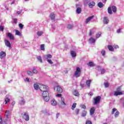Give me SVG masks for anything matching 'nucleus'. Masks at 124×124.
<instances>
[{
  "mask_svg": "<svg viewBox=\"0 0 124 124\" xmlns=\"http://www.w3.org/2000/svg\"><path fill=\"white\" fill-rule=\"evenodd\" d=\"M113 13H116L117 12V7L115 6H112L111 7H109L108 8V14L112 15Z\"/></svg>",
  "mask_w": 124,
  "mask_h": 124,
  "instance_id": "obj_1",
  "label": "nucleus"
},
{
  "mask_svg": "<svg viewBox=\"0 0 124 124\" xmlns=\"http://www.w3.org/2000/svg\"><path fill=\"white\" fill-rule=\"evenodd\" d=\"M81 73H82V71H81V69L79 67H77L76 70L75 72L74 75L76 76V78H78V77H80L81 75Z\"/></svg>",
  "mask_w": 124,
  "mask_h": 124,
  "instance_id": "obj_2",
  "label": "nucleus"
},
{
  "mask_svg": "<svg viewBox=\"0 0 124 124\" xmlns=\"http://www.w3.org/2000/svg\"><path fill=\"white\" fill-rule=\"evenodd\" d=\"M40 91H41V92L49 91V87L46 85L41 84V86H40Z\"/></svg>",
  "mask_w": 124,
  "mask_h": 124,
  "instance_id": "obj_3",
  "label": "nucleus"
},
{
  "mask_svg": "<svg viewBox=\"0 0 124 124\" xmlns=\"http://www.w3.org/2000/svg\"><path fill=\"white\" fill-rule=\"evenodd\" d=\"M115 112H116L115 113ZM114 114L115 118H117L118 116L120 115V112H119V111H117V108H113L112 109L111 114L114 115Z\"/></svg>",
  "mask_w": 124,
  "mask_h": 124,
  "instance_id": "obj_4",
  "label": "nucleus"
},
{
  "mask_svg": "<svg viewBox=\"0 0 124 124\" xmlns=\"http://www.w3.org/2000/svg\"><path fill=\"white\" fill-rule=\"evenodd\" d=\"M101 97L100 96H97L95 98H94V104H98L100 102Z\"/></svg>",
  "mask_w": 124,
  "mask_h": 124,
  "instance_id": "obj_5",
  "label": "nucleus"
},
{
  "mask_svg": "<svg viewBox=\"0 0 124 124\" xmlns=\"http://www.w3.org/2000/svg\"><path fill=\"white\" fill-rule=\"evenodd\" d=\"M54 90L56 91L57 93H62L63 92L62 88L60 86H57L54 87Z\"/></svg>",
  "mask_w": 124,
  "mask_h": 124,
  "instance_id": "obj_6",
  "label": "nucleus"
},
{
  "mask_svg": "<svg viewBox=\"0 0 124 124\" xmlns=\"http://www.w3.org/2000/svg\"><path fill=\"white\" fill-rule=\"evenodd\" d=\"M40 86H41V83H36L34 84L33 87L36 91H38V90H40Z\"/></svg>",
  "mask_w": 124,
  "mask_h": 124,
  "instance_id": "obj_7",
  "label": "nucleus"
},
{
  "mask_svg": "<svg viewBox=\"0 0 124 124\" xmlns=\"http://www.w3.org/2000/svg\"><path fill=\"white\" fill-rule=\"evenodd\" d=\"M23 119L26 121H30V116L27 112L24 113L23 116Z\"/></svg>",
  "mask_w": 124,
  "mask_h": 124,
  "instance_id": "obj_8",
  "label": "nucleus"
},
{
  "mask_svg": "<svg viewBox=\"0 0 124 124\" xmlns=\"http://www.w3.org/2000/svg\"><path fill=\"white\" fill-rule=\"evenodd\" d=\"M4 42L5 45H6L7 47H8L9 48H11V44L10 43V42H9V41H8V40H5Z\"/></svg>",
  "mask_w": 124,
  "mask_h": 124,
  "instance_id": "obj_9",
  "label": "nucleus"
},
{
  "mask_svg": "<svg viewBox=\"0 0 124 124\" xmlns=\"http://www.w3.org/2000/svg\"><path fill=\"white\" fill-rule=\"evenodd\" d=\"M7 36H8V37H9L10 38V39H11V40H14V36H13V34H12V33L9 32L8 33H7Z\"/></svg>",
  "mask_w": 124,
  "mask_h": 124,
  "instance_id": "obj_10",
  "label": "nucleus"
},
{
  "mask_svg": "<svg viewBox=\"0 0 124 124\" xmlns=\"http://www.w3.org/2000/svg\"><path fill=\"white\" fill-rule=\"evenodd\" d=\"M94 17V16H89V17H88L85 21V24H88V23H89V22H90V21H91V20H92V19H93V18Z\"/></svg>",
  "mask_w": 124,
  "mask_h": 124,
  "instance_id": "obj_11",
  "label": "nucleus"
},
{
  "mask_svg": "<svg viewBox=\"0 0 124 124\" xmlns=\"http://www.w3.org/2000/svg\"><path fill=\"white\" fill-rule=\"evenodd\" d=\"M49 96V91H43L42 93V96L44 97L45 96Z\"/></svg>",
  "mask_w": 124,
  "mask_h": 124,
  "instance_id": "obj_12",
  "label": "nucleus"
},
{
  "mask_svg": "<svg viewBox=\"0 0 124 124\" xmlns=\"http://www.w3.org/2000/svg\"><path fill=\"white\" fill-rule=\"evenodd\" d=\"M6 56V53L5 52L1 51L0 53V59H2Z\"/></svg>",
  "mask_w": 124,
  "mask_h": 124,
  "instance_id": "obj_13",
  "label": "nucleus"
},
{
  "mask_svg": "<svg viewBox=\"0 0 124 124\" xmlns=\"http://www.w3.org/2000/svg\"><path fill=\"white\" fill-rule=\"evenodd\" d=\"M122 94H123V92L118 91L115 92L114 93V95L115 96H118V95H122Z\"/></svg>",
  "mask_w": 124,
  "mask_h": 124,
  "instance_id": "obj_14",
  "label": "nucleus"
},
{
  "mask_svg": "<svg viewBox=\"0 0 124 124\" xmlns=\"http://www.w3.org/2000/svg\"><path fill=\"white\" fill-rule=\"evenodd\" d=\"M95 111V108H94V107H93L92 108H91L90 109V114L91 116H92V115H93V114H94V112Z\"/></svg>",
  "mask_w": 124,
  "mask_h": 124,
  "instance_id": "obj_15",
  "label": "nucleus"
},
{
  "mask_svg": "<svg viewBox=\"0 0 124 124\" xmlns=\"http://www.w3.org/2000/svg\"><path fill=\"white\" fill-rule=\"evenodd\" d=\"M94 5H95V2L94 1H92L89 3V7L90 8H93Z\"/></svg>",
  "mask_w": 124,
  "mask_h": 124,
  "instance_id": "obj_16",
  "label": "nucleus"
},
{
  "mask_svg": "<svg viewBox=\"0 0 124 124\" xmlns=\"http://www.w3.org/2000/svg\"><path fill=\"white\" fill-rule=\"evenodd\" d=\"M87 65L88 66H90L91 67H93V66H95V64L93 62H89V63H87Z\"/></svg>",
  "mask_w": 124,
  "mask_h": 124,
  "instance_id": "obj_17",
  "label": "nucleus"
},
{
  "mask_svg": "<svg viewBox=\"0 0 124 124\" xmlns=\"http://www.w3.org/2000/svg\"><path fill=\"white\" fill-rule=\"evenodd\" d=\"M109 23V19L106 16L104 17V24L107 25Z\"/></svg>",
  "mask_w": 124,
  "mask_h": 124,
  "instance_id": "obj_18",
  "label": "nucleus"
},
{
  "mask_svg": "<svg viewBox=\"0 0 124 124\" xmlns=\"http://www.w3.org/2000/svg\"><path fill=\"white\" fill-rule=\"evenodd\" d=\"M82 12V8L80 7H78L76 10V13L77 14H80Z\"/></svg>",
  "mask_w": 124,
  "mask_h": 124,
  "instance_id": "obj_19",
  "label": "nucleus"
},
{
  "mask_svg": "<svg viewBox=\"0 0 124 124\" xmlns=\"http://www.w3.org/2000/svg\"><path fill=\"white\" fill-rule=\"evenodd\" d=\"M108 48L111 52H114V47L111 45L108 46Z\"/></svg>",
  "mask_w": 124,
  "mask_h": 124,
  "instance_id": "obj_20",
  "label": "nucleus"
},
{
  "mask_svg": "<svg viewBox=\"0 0 124 124\" xmlns=\"http://www.w3.org/2000/svg\"><path fill=\"white\" fill-rule=\"evenodd\" d=\"M44 101H46V102H48V101H49V100H50V97H49V96H46L45 97H43Z\"/></svg>",
  "mask_w": 124,
  "mask_h": 124,
  "instance_id": "obj_21",
  "label": "nucleus"
},
{
  "mask_svg": "<svg viewBox=\"0 0 124 124\" xmlns=\"http://www.w3.org/2000/svg\"><path fill=\"white\" fill-rule=\"evenodd\" d=\"M104 6V4H103L102 3V2H98V4H97V7H99V8H102V7Z\"/></svg>",
  "mask_w": 124,
  "mask_h": 124,
  "instance_id": "obj_22",
  "label": "nucleus"
},
{
  "mask_svg": "<svg viewBox=\"0 0 124 124\" xmlns=\"http://www.w3.org/2000/svg\"><path fill=\"white\" fill-rule=\"evenodd\" d=\"M91 83H92L91 80H86V85H87V87H88V88H90Z\"/></svg>",
  "mask_w": 124,
  "mask_h": 124,
  "instance_id": "obj_23",
  "label": "nucleus"
},
{
  "mask_svg": "<svg viewBox=\"0 0 124 124\" xmlns=\"http://www.w3.org/2000/svg\"><path fill=\"white\" fill-rule=\"evenodd\" d=\"M15 32L16 35H18L19 36H21L22 35V33H21V32H20L19 30H16Z\"/></svg>",
  "mask_w": 124,
  "mask_h": 124,
  "instance_id": "obj_24",
  "label": "nucleus"
},
{
  "mask_svg": "<svg viewBox=\"0 0 124 124\" xmlns=\"http://www.w3.org/2000/svg\"><path fill=\"white\" fill-rule=\"evenodd\" d=\"M71 55L73 58H75V57H76V52H75L74 51H71Z\"/></svg>",
  "mask_w": 124,
  "mask_h": 124,
  "instance_id": "obj_25",
  "label": "nucleus"
},
{
  "mask_svg": "<svg viewBox=\"0 0 124 124\" xmlns=\"http://www.w3.org/2000/svg\"><path fill=\"white\" fill-rule=\"evenodd\" d=\"M51 105L53 106H56V105H57V102L56 101V100H55L54 99L52 100Z\"/></svg>",
  "mask_w": 124,
  "mask_h": 124,
  "instance_id": "obj_26",
  "label": "nucleus"
},
{
  "mask_svg": "<svg viewBox=\"0 0 124 124\" xmlns=\"http://www.w3.org/2000/svg\"><path fill=\"white\" fill-rule=\"evenodd\" d=\"M74 95H75V96H79V92L76 90H75L73 92Z\"/></svg>",
  "mask_w": 124,
  "mask_h": 124,
  "instance_id": "obj_27",
  "label": "nucleus"
},
{
  "mask_svg": "<svg viewBox=\"0 0 124 124\" xmlns=\"http://www.w3.org/2000/svg\"><path fill=\"white\" fill-rule=\"evenodd\" d=\"M50 18L52 20H54L55 17V14H54V13H52L51 14H50Z\"/></svg>",
  "mask_w": 124,
  "mask_h": 124,
  "instance_id": "obj_28",
  "label": "nucleus"
},
{
  "mask_svg": "<svg viewBox=\"0 0 124 124\" xmlns=\"http://www.w3.org/2000/svg\"><path fill=\"white\" fill-rule=\"evenodd\" d=\"M89 42H90V43H94L95 42V39H93V37H91L89 39Z\"/></svg>",
  "mask_w": 124,
  "mask_h": 124,
  "instance_id": "obj_29",
  "label": "nucleus"
},
{
  "mask_svg": "<svg viewBox=\"0 0 124 124\" xmlns=\"http://www.w3.org/2000/svg\"><path fill=\"white\" fill-rule=\"evenodd\" d=\"M87 116V111L83 110L82 112L81 117H85Z\"/></svg>",
  "mask_w": 124,
  "mask_h": 124,
  "instance_id": "obj_30",
  "label": "nucleus"
},
{
  "mask_svg": "<svg viewBox=\"0 0 124 124\" xmlns=\"http://www.w3.org/2000/svg\"><path fill=\"white\" fill-rule=\"evenodd\" d=\"M61 104L62 105H66L65 103H64V98L63 97H61Z\"/></svg>",
  "mask_w": 124,
  "mask_h": 124,
  "instance_id": "obj_31",
  "label": "nucleus"
},
{
  "mask_svg": "<svg viewBox=\"0 0 124 124\" xmlns=\"http://www.w3.org/2000/svg\"><path fill=\"white\" fill-rule=\"evenodd\" d=\"M77 105V104L76 103H74L72 106V108H71L72 110H74V109H75V108H76Z\"/></svg>",
  "mask_w": 124,
  "mask_h": 124,
  "instance_id": "obj_32",
  "label": "nucleus"
},
{
  "mask_svg": "<svg viewBox=\"0 0 124 124\" xmlns=\"http://www.w3.org/2000/svg\"><path fill=\"white\" fill-rule=\"evenodd\" d=\"M10 114L9 113V110H6V117L7 118L9 119V116Z\"/></svg>",
  "mask_w": 124,
  "mask_h": 124,
  "instance_id": "obj_33",
  "label": "nucleus"
},
{
  "mask_svg": "<svg viewBox=\"0 0 124 124\" xmlns=\"http://www.w3.org/2000/svg\"><path fill=\"white\" fill-rule=\"evenodd\" d=\"M100 36H101V32H98L96 34V38H99Z\"/></svg>",
  "mask_w": 124,
  "mask_h": 124,
  "instance_id": "obj_34",
  "label": "nucleus"
},
{
  "mask_svg": "<svg viewBox=\"0 0 124 124\" xmlns=\"http://www.w3.org/2000/svg\"><path fill=\"white\" fill-rule=\"evenodd\" d=\"M46 56V59L47 60H48V59H52V55H51V54H47Z\"/></svg>",
  "mask_w": 124,
  "mask_h": 124,
  "instance_id": "obj_35",
  "label": "nucleus"
},
{
  "mask_svg": "<svg viewBox=\"0 0 124 124\" xmlns=\"http://www.w3.org/2000/svg\"><path fill=\"white\" fill-rule=\"evenodd\" d=\"M37 35H38V36H41V35H42V34H43V32L42 31H38L37 32Z\"/></svg>",
  "mask_w": 124,
  "mask_h": 124,
  "instance_id": "obj_36",
  "label": "nucleus"
},
{
  "mask_svg": "<svg viewBox=\"0 0 124 124\" xmlns=\"http://www.w3.org/2000/svg\"><path fill=\"white\" fill-rule=\"evenodd\" d=\"M18 26L19 27V29L20 30H23V28H24V25H23L22 23H19L18 24Z\"/></svg>",
  "mask_w": 124,
  "mask_h": 124,
  "instance_id": "obj_37",
  "label": "nucleus"
},
{
  "mask_svg": "<svg viewBox=\"0 0 124 124\" xmlns=\"http://www.w3.org/2000/svg\"><path fill=\"white\" fill-rule=\"evenodd\" d=\"M10 101V99L8 98H5V104H7L8 102Z\"/></svg>",
  "mask_w": 124,
  "mask_h": 124,
  "instance_id": "obj_38",
  "label": "nucleus"
},
{
  "mask_svg": "<svg viewBox=\"0 0 124 124\" xmlns=\"http://www.w3.org/2000/svg\"><path fill=\"white\" fill-rule=\"evenodd\" d=\"M38 61H39V62H43V61H42V59L41 58V56H38L37 58Z\"/></svg>",
  "mask_w": 124,
  "mask_h": 124,
  "instance_id": "obj_39",
  "label": "nucleus"
},
{
  "mask_svg": "<svg viewBox=\"0 0 124 124\" xmlns=\"http://www.w3.org/2000/svg\"><path fill=\"white\" fill-rule=\"evenodd\" d=\"M41 50H45L44 44L41 45Z\"/></svg>",
  "mask_w": 124,
  "mask_h": 124,
  "instance_id": "obj_40",
  "label": "nucleus"
},
{
  "mask_svg": "<svg viewBox=\"0 0 124 124\" xmlns=\"http://www.w3.org/2000/svg\"><path fill=\"white\" fill-rule=\"evenodd\" d=\"M79 111H80V109L79 108L76 109L75 113H76V115H78V114H79Z\"/></svg>",
  "mask_w": 124,
  "mask_h": 124,
  "instance_id": "obj_41",
  "label": "nucleus"
},
{
  "mask_svg": "<svg viewBox=\"0 0 124 124\" xmlns=\"http://www.w3.org/2000/svg\"><path fill=\"white\" fill-rule=\"evenodd\" d=\"M80 107H81L82 109H87V107H86V105H80Z\"/></svg>",
  "mask_w": 124,
  "mask_h": 124,
  "instance_id": "obj_42",
  "label": "nucleus"
},
{
  "mask_svg": "<svg viewBox=\"0 0 124 124\" xmlns=\"http://www.w3.org/2000/svg\"><path fill=\"white\" fill-rule=\"evenodd\" d=\"M27 74H28V75H31V76H32V72L31 71H27Z\"/></svg>",
  "mask_w": 124,
  "mask_h": 124,
  "instance_id": "obj_43",
  "label": "nucleus"
},
{
  "mask_svg": "<svg viewBox=\"0 0 124 124\" xmlns=\"http://www.w3.org/2000/svg\"><path fill=\"white\" fill-rule=\"evenodd\" d=\"M104 85L106 88H109V83L108 82H105Z\"/></svg>",
  "mask_w": 124,
  "mask_h": 124,
  "instance_id": "obj_44",
  "label": "nucleus"
},
{
  "mask_svg": "<svg viewBox=\"0 0 124 124\" xmlns=\"http://www.w3.org/2000/svg\"><path fill=\"white\" fill-rule=\"evenodd\" d=\"M73 28V25L69 24L67 26V29H69V30H70V29H72Z\"/></svg>",
  "mask_w": 124,
  "mask_h": 124,
  "instance_id": "obj_45",
  "label": "nucleus"
},
{
  "mask_svg": "<svg viewBox=\"0 0 124 124\" xmlns=\"http://www.w3.org/2000/svg\"><path fill=\"white\" fill-rule=\"evenodd\" d=\"M47 62H48V63H50V64H53V62H52V60L50 59H47Z\"/></svg>",
  "mask_w": 124,
  "mask_h": 124,
  "instance_id": "obj_46",
  "label": "nucleus"
},
{
  "mask_svg": "<svg viewBox=\"0 0 124 124\" xmlns=\"http://www.w3.org/2000/svg\"><path fill=\"white\" fill-rule=\"evenodd\" d=\"M101 53L102 56H103V57H104V56H105V54L106 52L104 50H102Z\"/></svg>",
  "mask_w": 124,
  "mask_h": 124,
  "instance_id": "obj_47",
  "label": "nucleus"
},
{
  "mask_svg": "<svg viewBox=\"0 0 124 124\" xmlns=\"http://www.w3.org/2000/svg\"><path fill=\"white\" fill-rule=\"evenodd\" d=\"M33 73H34L35 74H37V70L36 69L34 68L32 71Z\"/></svg>",
  "mask_w": 124,
  "mask_h": 124,
  "instance_id": "obj_48",
  "label": "nucleus"
},
{
  "mask_svg": "<svg viewBox=\"0 0 124 124\" xmlns=\"http://www.w3.org/2000/svg\"><path fill=\"white\" fill-rule=\"evenodd\" d=\"M101 72L102 73V74H104V73H105L106 72V70H105V69H103L101 70Z\"/></svg>",
  "mask_w": 124,
  "mask_h": 124,
  "instance_id": "obj_49",
  "label": "nucleus"
},
{
  "mask_svg": "<svg viewBox=\"0 0 124 124\" xmlns=\"http://www.w3.org/2000/svg\"><path fill=\"white\" fill-rule=\"evenodd\" d=\"M86 124H93V123H92V122L90 120H86Z\"/></svg>",
  "mask_w": 124,
  "mask_h": 124,
  "instance_id": "obj_50",
  "label": "nucleus"
},
{
  "mask_svg": "<svg viewBox=\"0 0 124 124\" xmlns=\"http://www.w3.org/2000/svg\"><path fill=\"white\" fill-rule=\"evenodd\" d=\"M4 30V27L2 26H0V31H3Z\"/></svg>",
  "mask_w": 124,
  "mask_h": 124,
  "instance_id": "obj_51",
  "label": "nucleus"
},
{
  "mask_svg": "<svg viewBox=\"0 0 124 124\" xmlns=\"http://www.w3.org/2000/svg\"><path fill=\"white\" fill-rule=\"evenodd\" d=\"M62 95L61 93H58V94H56V96L57 97H62Z\"/></svg>",
  "mask_w": 124,
  "mask_h": 124,
  "instance_id": "obj_52",
  "label": "nucleus"
},
{
  "mask_svg": "<svg viewBox=\"0 0 124 124\" xmlns=\"http://www.w3.org/2000/svg\"><path fill=\"white\" fill-rule=\"evenodd\" d=\"M93 31H92L91 30L90 31L89 33V35L90 36H91V35H92L93 34Z\"/></svg>",
  "mask_w": 124,
  "mask_h": 124,
  "instance_id": "obj_53",
  "label": "nucleus"
},
{
  "mask_svg": "<svg viewBox=\"0 0 124 124\" xmlns=\"http://www.w3.org/2000/svg\"><path fill=\"white\" fill-rule=\"evenodd\" d=\"M88 95H89L90 96H93V93L92 92H90L88 93Z\"/></svg>",
  "mask_w": 124,
  "mask_h": 124,
  "instance_id": "obj_54",
  "label": "nucleus"
},
{
  "mask_svg": "<svg viewBox=\"0 0 124 124\" xmlns=\"http://www.w3.org/2000/svg\"><path fill=\"white\" fill-rule=\"evenodd\" d=\"M14 23H15V24H17V18L14 19Z\"/></svg>",
  "mask_w": 124,
  "mask_h": 124,
  "instance_id": "obj_55",
  "label": "nucleus"
},
{
  "mask_svg": "<svg viewBox=\"0 0 124 124\" xmlns=\"http://www.w3.org/2000/svg\"><path fill=\"white\" fill-rule=\"evenodd\" d=\"M25 81H27L28 82V83H30V79L28 78L25 79Z\"/></svg>",
  "mask_w": 124,
  "mask_h": 124,
  "instance_id": "obj_56",
  "label": "nucleus"
},
{
  "mask_svg": "<svg viewBox=\"0 0 124 124\" xmlns=\"http://www.w3.org/2000/svg\"><path fill=\"white\" fill-rule=\"evenodd\" d=\"M117 32H118V33L121 32V29H118L117 30Z\"/></svg>",
  "mask_w": 124,
  "mask_h": 124,
  "instance_id": "obj_57",
  "label": "nucleus"
},
{
  "mask_svg": "<svg viewBox=\"0 0 124 124\" xmlns=\"http://www.w3.org/2000/svg\"><path fill=\"white\" fill-rule=\"evenodd\" d=\"M114 48H115V49H119V46H117V45L115 46Z\"/></svg>",
  "mask_w": 124,
  "mask_h": 124,
  "instance_id": "obj_58",
  "label": "nucleus"
},
{
  "mask_svg": "<svg viewBox=\"0 0 124 124\" xmlns=\"http://www.w3.org/2000/svg\"><path fill=\"white\" fill-rule=\"evenodd\" d=\"M59 116H60V113H57V114H56V117L57 118H59Z\"/></svg>",
  "mask_w": 124,
  "mask_h": 124,
  "instance_id": "obj_59",
  "label": "nucleus"
},
{
  "mask_svg": "<svg viewBox=\"0 0 124 124\" xmlns=\"http://www.w3.org/2000/svg\"><path fill=\"white\" fill-rule=\"evenodd\" d=\"M106 1H107V0H102V2H103L104 3H106Z\"/></svg>",
  "mask_w": 124,
  "mask_h": 124,
  "instance_id": "obj_60",
  "label": "nucleus"
},
{
  "mask_svg": "<svg viewBox=\"0 0 124 124\" xmlns=\"http://www.w3.org/2000/svg\"><path fill=\"white\" fill-rule=\"evenodd\" d=\"M14 3H15V0H14V1L11 3V5H12V4H14Z\"/></svg>",
  "mask_w": 124,
  "mask_h": 124,
  "instance_id": "obj_61",
  "label": "nucleus"
},
{
  "mask_svg": "<svg viewBox=\"0 0 124 124\" xmlns=\"http://www.w3.org/2000/svg\"><path fill=\"white\" fill-rule=\"evenodd\" d=\"M80 87H81L82 88H84V84H80Z\"/></svg>",
  "mask_w": 124,
  "mask_h": 124,
  "instance_id": "obj_62",
  "label": "nucleus"
},
{
  "mask_svg": "<svg viewBox=\"0 0 124 124\" xmlns=\"http://www.w3.org/2000/svg\"><path fill=\"white\" fill-rule=\"evenodd\" d=\"M12 105H14L15 104V103L13 102V103H12Z\"/></svg>",
  "mask_w": 124,
  "mask_h": 124,
  "instance_id": "obj_63",
  "label": "nucleus"
},
{
  "mask_svg": "<svg viewBox=\"0 0 124 124\" xmlns=\"http://www.w3.org/2000/svg\"><path fill=\"white\" fill-rule=\"evenodd\" d=\"M107 124V123H104V124Z\"/></svg>",
  "mask_w": 124,
  "mask_h": 124,
  "instance_id": "obj_64",
  "label": "nucleus"
}]
</instances>
